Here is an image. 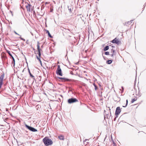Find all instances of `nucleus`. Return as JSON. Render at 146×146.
Instances as JSON below:
<instances>
[{
    "instance_id": "7ed1b4c3",
    "label": "nucleus",
    "mask_w": 146,
    "mask_h": 146,
    "mask_svg": "<svg viewBox=\"0 0 146 146\" xmlns=\"http://www.w3.org/2000/svg\"><path fill=\"white\" fill-rule=\"evenodd\" d=\"M25 126L27 128H28L29 130L33 132H36L37 131V129H36L31 127H30L28 125H27V124H25Z\"/></svg>"
},
{
    "instance_id": "dca6fc26",
    "label": "nucleus",
    "mask_w": 146,
    "mask_h": 146,
    "mask_svg": "<svg viewBox=\"0 0 146 146\" xmlns=\"http://www.w3.org/2000/svg\"><path fill=\"white\" fill-rule=\"evenodd\" d=\"M137 98H133L131 100V102L132 103H133L135 101H136L137 100Z\"/></svg>"
},
{
    "instance_id": "1a4fd4ad",
    "label": "nucleus",
    "mask_w": 146,
    "mask_h": 146,
    "mask_svg": "<svg viewBox=\"0 0 146 146\" xmlns=\"http://www.w3.org/2000/svg\"><path fill=\"white\" fill-rule=\"evenodd\" d=\"M37 49L38 51V54L39 56H40L41 55V54L40 52V48L39 46V43L38 42L37 44Z\"/></svg>"
},
{
    "instance_id": "423d86ee",
    "label": "nucleus",
    "mask_w": 146,
    "mask_h": 146,
    "mask_svg": "<svg viewBox=\"0 0 146 146\" xmlns=\"http://www.w3.org/2000/svg\"><path fill=\"white\" fill-rule=\"evenodd\" d=\"M7 52L9 54L11 57L13 59V61L12 62V63L13 64V66H15V60L13 57V56L11 54V53L9 51H7Z\"/></svg>"
},
{
    "instance_id": "6ab92c4d",
    "label": "nucleus",
    "mask_w": 146,
    "mask_h": 146,
    "mask_svg": "<svg viewBox=\"0 0 146 146\" xmlns=\"http://www.w3.org/2000/svg\"><path fill=\"white\" fill-rule=\"evenodd\" d=\"M127 104H128V100H127L126 102V104L125 105V106H123V107H126L127 106Z\"/></svg>"
},
{
    "instance_id": "393cba45",
    "label": "nucleus",
    "mask_w": 146,
    "mask_h": 146,
    "mask_svg": "<svg viewBox=\"0 0 146 146\" xmlns=\"http://www.w3.org/2000/svg\"><path fill=\"white\" fill-rule=\"evenodd\" d=\"M113 55H114V54H113V53L112 54H111V57H113Z\"/></svg>"
},
{
    "instance_id": "39448f33",
    "label": "nucleus",
    "mask_w": 146,
    "mask_h": 146,
    "mask_svg": "<svg viewBox=\"0 0 146 146\" xmlns=\"http://www.w3.org/2000/svg\"><path fill=\"white\" fill-rule=\"evenodd\" d=\"M121 112V110L119 107H118L117 108L115 113V115L116 116H117Z\"/></svg>"
},
{
    "instance_id": "412c9836",
    "label": "nucleus",
    "mask_w": 146,
    "mask_h": 146,
    "mask_svg": "<svg viewBox=\"0 0 146 146\" xmlns=\"http://www.w3.org/2000/svg\"><path fill=\"white\" fill-rule=\"evenodd\" d=\"M105 54L106 55H109V52H106Z\"/></svg>"
},
{
    "instance_id": "a878e982",
    "label": "nucleus",
    "mask_w": 146,
    "mask_h": 146,
    "mask_svg": "<svg viewBox=\"0 0 146 146\" xmlns=\"http://www.w3.org/2000/svg\"><path fill=\"white\" fill-rule=\"evenodd\" d=\"M88 140V139H85L84 140V142H86V141L87 140Z\"/></svg>"
},
{
    "instance_id": "ddd939ff",
    "label": "nucleus",
    "mask_w": 146,
    "mask_h": 146,
    "mask_svg": "<svg viewBox=\"0 0 146 146\" xmlns=\"http://www.w3.org/2000/svg\"><path fill=\"white\" fill-rule=\"evenodd\" d=\"M112 62V60H108L106 61V63L108 64H110Z\"/></svg>"
},
{
    "instance_id": "4468645a",
    "label": "nucleus",
    "mask_w": 146,
    "mask_h": 146,
    "mask_svg": "<svg viewBox=\"0 0 146 146\" xmlns=\"http://www.w3.org/2000/svg\"><path fill=\"white\" fill-rule=\"evenodd\" d=\"M109 49V46H106L104 48V51L107 50Z\"/></svg>"
},
{
    "instance_id": "a211bd4d",
    "label": "nucleus",
    "mask_w": 146,
    "mask_h": 146,
    "mask_svg": "<svg viewBox=\"0 0 146 146\" xmlns=\"http://www.w3.org/2000/svg\"><path fill=\"white\" fill-rule=\"evenodd\" d=\"M43 142L44 144L46 145V137H45L43 139Z\"/></svg>"
},
{
    "instance_id": "f03ea898",
    "label": "nucleus",
    "mask_w": 146,
    "mask_h": 146,
    "mask_svg": "<svg viewBox=\"0 0 146 146\" xmlns=\"http://www.w3.org/2000/svg\"><path fill=\"white\" fill-rule=\"evenodd\" d=\"M56 73L57 75L60 76H62V70L60 67V66L59 65L58 66V68L56 71Z\"/></svg>"
},
{
    "instance_id": "f8f14e48",
    "label": "nucleus",
    "mask_w": 146,
    "mask_h": 146,
    "mask_svg": "<svg viewBox=\"0 0 146 146\" xmlns=\"http://www.w3.org/2000/svg\"><path fill=\"white\" fill-rule=\"evenodd\" d=\"M48 33V36L50 37V38H52L53 37L52 36H51V35H50V33L49 32V31H48L46 30V33Z\"/></svg>"
},
{
    "instance_id": "cd10ccee",
    "label": "nucleus",
    "mask_w": 146,
    "mask_h": 146,
    "mask_svg": "<svg viewBox=\"0 0 146 146\" xmlns=\"http://www.w3.org/2000/svg\"><path fill=\"white\" fill-rule=\"evenodd\" d=\"M28 69L29 72V71H30V70H29V68H28Z\"/></svg>"
},
{
    "instance_id": "f3484780",
    "label": "nucleus",
    "mask_w": 146,
    "mask_h": 146,
    "mask_svg": "<svg viewBox=\"0 0 146 146\" xmlns=\"http://www.w3.org/2000/svg\"><path fill=\"white\" fill-rule=\"evenodd\" d=\"M93 85H94V86L95 87V90H96L97 89V86L95 84V83H94L93 84Z\"/></svg>"
},
{
    "instance_id": "0eeeda50",
    "label": "nucleus",
    "mask_w": 146,
    "mask_h": 146,
    "mask_svg": "<svg viewBox=\"0 0 146 146\" xmlns=\"http://www.w3.org/2000/svg\"><path fill=\"white\" fill-rule=\"evenodd\" d=\"M112 42L113 43H115L117 44H120L121 42L119 41L116 38H115L112 40Z\"/></svg>"
},
{
    "instance_id": "2eb2a0df",
    "label": "nucleus",
    "mask_w": 146,
    "mask_h": 146,
    "mask_svg": "<svg viewBox=\"0 0 146 146\" xmlns=\"http://www.w3.org/2000/svg\"><path fill=\"white\" fill-rule=\"evenodd\" d=\"M68 10H69V11L70 12H71L72 11V9L70 6H68Z\"/></svg>"
},
{
    "instance_id": "b1692460",
    "label": "nucleus",
    "mask_w": 146,
    "mask_h": 146,
    "mask_svg": "<svg viewBox=\"0 0 146 146\" xmlns=\"http://www.w3.org/2000/svg\"><path fill=\"white\" fill-rule=\"evenodd\" d=\"M111 50H112V52L113 53H113H114V52H115V50H113V49H112Z\"/></svg>"
},
{
    "instance_id": "4be33fe9",
    "label": "nucleus",
    "mask_w": 146,
    "mask_h": 146,
    "mask_svg": "<svg viewBox=\"0 0 146 146\" xmlns=\"http://www.w3.org/2000/svg\"><path fill=\"white\" fill-rule=\"evenodd\" d=\"M14 33L16 35H19V36H21V35H20L19 34H18L17 32H16L15 31H14Z\"/></svg>"
},
{
    "instance_id": "20e7f679",
    "label": "nucleus",
    "mask_w": 146,
    "mask_h": 146,
    "mask_svg": "<svg viewBox=\"0 0 146 146\" xmlns=\"http://www.w3.org/2000/svg\"><path fill=\"white\" fill-rule=\"evenodd\" d=\"M53 144L52 141L50 139L47 138L46 137V146L51 145Z\"/></svg>"
},
{
    "instance_id": "c756f323",
    "label": "nucleus",
    "mask_w": 146,
    "mask_h": 146,
    "mask_svg": "<svg viewBox=\"0 0 146 146\" xmlns=\"http://www.w3.org/2000/svg\"><path fill=\"white\" fill-rule=\"evenodd\" d=\"M131 21H133V20Z\"/></svg>"
},
{
    "instance_id": "c85d7f7f",
    "label": "nucleus",
    "mask_w": 146,
    "mask_h": 146,
    "mask_svg": "<svg viewBox=\"0 0 146 146\" xmlns=\"http://www.w3.org/2000/svg\"><path fill=\"white\" fill-rule=\"evenodd\" d=\"M37 58L38 59H39V58H38V57L37 56Z\"/></svg>"
},
{
    "instance_id": "9b49d317",
    "label": "nucleus",
    "mask_w": 146,
    "mask_h": 146,
    "mask_svg": "<svg viewBox=\"0 0 146 146\" xmlns=\"http://www.w3.org/2000/svg\"><path fill=\"white\" fill-rule=\"evenodd\" d=\"M59 139L60 140H64V137L63 135H61L58 137Z\"/></svg>"
},
{
    "instance_id": "6e6552de",
    "label": "nucleus",
    "mask_w": 146,
    "mask_h": 146,
    "mask_svg": "<svg viewBox=\"0 0 146 146\" xmlns=\"http://www.w3.org/2000/svg\"><path fill=\"white\" fill-rule=\"evenodd\" d=\"M58 79H61L62 80V82H65L66 81H68L70 80L69 79H68V78H61L58 77Z\"/></svg>"
},
{
    "instance_id": "9d476101",
    "label": "nucleus",
    "mask_w": 146,
    "mask_h": 146,
    "mask_svg": "<svg viewBox=\"0 0 146 146\" xmlns=\"http://www.w3.org/2000/svg\"><path fill=\"white\" fill-rule=\"evenodd\" d=\"M31 5L28 4L27 3V5H26V7L27 9V11H30V7Z\"/></svg>"
},
{
    "instance_id": "aec40b11",
    "label": "nucleus",
    "mask_w": 146,
    "mask_h": 146,
    "mask_svg": "<svg viewBox=\"0 0 146 146\" xmlns=\"http://www.w3.org/2000/svg\"><path fill=\"white\" fill-rule=\"evenodd\" d=\"M29 74H30V76H31V77H32V78H34V76H33V75L31 74V72H30V71H29Z\"/></svg>"
},
{
    "instance_id": "f257e3e1",
    "label": "nucleus",
    "mask_w": 146,
    "mask_h": 146,
    "mask_svg": "<svg viewBox=\"0 0 146 146\" xmlns=\"http://www.w3.org/2000/svg\"><path fill=\"white\" fill-rule=\"evenodd\" d=\"M68 102L69 104H72L74 102H78V101L75 98H72L68 99Z\"/></svg>"
},
{
    "instance_id": "bb28decb",
    "label": "nucleus",
    "mask_w": 146,
    "mask_h": 146,
    "mask_svg": "<svg viewBox=\"0 0 146 146\" xmlns=\"http://www.w3.org/2000/svg\"><path fill=\"white\" fill-rule=\"evenodd\" d=\"M121 88H122V89L123 90V86H122V87H121Z\"/></svg>"
},
{
    "instance_id": "5701e85b",
    "label": "nucleus",
    "mask_w": 146,
    "mask_h": 146,
    "mask_svg": "<svg viewBox=\"0 0 146 146\" xmlns=\"http://www.w3.org/2000/svg\"><path fill=\"white\" fill-rule=\"evenodd\" d=\"M20 38L22 40H23L24 41H25V40L24 39H23V38L21 37V36H20Z\"/></svg>"
}]
</instances>
